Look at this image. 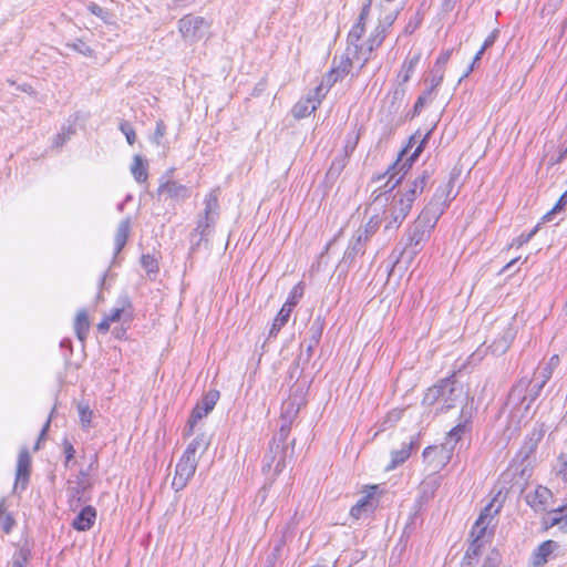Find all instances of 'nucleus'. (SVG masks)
I'll return each mask as SVG.
<instances>
[{
	"mask_svg": "<svg viewBox=\"0 0 567 567\" xmlns=\"http://www.w3.org/2000/svg\"><path fill=\"white\" fill-rule=\"evenodd\" d=\"M371 8V0H367L361 9L357 23L352 27L348 34V53L353 54L357 61L360 62L359 70H362L367 62L370 60L371 53L374 49L379 48L384 41V25L375 27L370 37L362 41V35L365 32V21L369 17Z\"/></svg>",
	"mask_w": 567,
	"mask_h": 567,
	"instance_id": "f257e3e1",
	"label": "nucleus"
},
{
	"mask_svg": "<svg viewBox=\"0 0 567 567\" xmlns=\"http://www.w3.org/2000/svg\"><path fill=\"white\" fill-rule=\"evenodd\" d=\"M465 400L466 392L464 386L455 380L445 379L426 391L423 403L429 406H435L436 412H446L463 404Z\"/></svg>",
	"mask_w": 567,
	"mask_h": 567,
	"instance_id": "f03ea898",
	"label": "nucleus"
},
{
	"mask_svg": "<svg viewBox=\"0 0 567 567\" xmlns=\"http://www.w3.org/2000/svg\"><path fill=\"white\" fill-rule=\"evenodd\" d=\"M289 424H282L279 433L269 444V450L264 456V472L274 471V475H278L286 467V460L292 454V449L287 444L289 435Z\"/></svg>",
	"mask_w": 567,
	"mask_h": 567,
	"instance_id": "7ed1b4c3",
	"label": "nucleus"
},
{
	"mask_svg": "<svg viewBox=\"0 0 567 567\" xmlns=\"http://www.w3.org/2000/svg\"><path fill=\"white\" fill-rule=\"evenodd\" d=\"M466 432V424H457L449 433L445 441L440 446H427L423 451V457L430 463L436 461L435 467L445 466L451 457L452 453Z\"/></svg>",
	"mask_w": 567,
	"mask_h": 567,
	"instance_id": "20e7f679",
	"label": "nucleus"
},
{
	"mask_svg": "<svg viewBox=\"0 0 567 567\" xmlns=\"http://www.w3.org/2000/svg\"><path fill=\"white\" fill-rule=\"evenodd\" d=\"M219 217V205L217 194L213 190L205 198L204 214L198 216L196 227L192 234L193 238L198 237L196 245L208 240L215 224Z\"/></svg>",
	"mask_w": 567,
	"mask_h": 567,
	"instance_id": "39448f33",
	"label": "nucleus"
},
{
	"mask_svg": "<svg viewBox=\"0 0 567 567\" xmlns=\"http://www.w3.org/2000/svg\"><path fill=\"white\" fill-rule=\"evenodd\" d=\"M414 200L415 198L409 196L406 190L398 192L393 196L390 206L384 212L386 220L385 228H398L410 213Z\"/></svg>",
	"mask_w": 567,
	"mask_h": 567,
	"instance_id": "423d86ee",
	"label": "nucleus"
},
{
	"mask_svg": "<svg viewBox=\"0 0 567 567\" xmlns=\"http://www.w3.org/2000/svg\"><path fill=\"white\" fill-rule=\"evenodd\" d=\"M499 505L494 508V501L491 502L480 514L475 524L471 530L472 544L483 547L489 542L493 532L489 530V526L494 519V516L499 512Z\"/></svg>",
	"mask_w": 567,
	"mask_h": 567,
	"instance_id": "0eeeda50",
	"label": "nucleus"
},
{
	"mask_svg": "<svg viewBox=\"0 0 567 567\" xmlns=\"http://www.w3.org/2000/svg\"><path fill=\"white\" fill-rule=\"evenodd\" d=\"M424 142H425V138H423L421 141V143L417 145L415 151L406 158H405V156L408 155V148L403 150L400 153L398 161L388 171V174H390V177H389L388 182L385 183V187H388L391 184L389 189L392 190L393 188H395V186L401 182L406 169L411 166V164L422 153Z\"/></svg>",
	"mask_w": 567,
	"mask_h": 567,
	"instance_id": "6e6552de",
	"label": "nucleus"
},
{
	"mask_svg": "<svg viewBox=\"0 0 567 567\" xmlns=\"http://www.w3.org/2000/svg\"><path fill=\"white\" fill-rule=\"evenodd\" d=\"M208 22L202 17L185 16L178 21V29L183 38L188 41H197L205 37Z\"/></svg>",
	"mask_w": 567,
	"mask_h": 567,
	"instance_id": "1a4fd4ad",
	"label": "nucleus"
},
{
	"mask_svg": "<svg viewBox=\"0 0 567 567\" xmlns=\"http://www.w3.org/2000/svg\"><path fill=\"white\" fill-rule=\"evenodd\" d=\"M198 458L190 457L189 455L183 454L179 462L176 465L175 476L172 482V486L175 491L183 489L189 480L194 476L197 468Z\"/></svg>",
	"mask_w": 567,
	"mask_h": 567,
	"instance_id": "9d476101",
	"label": "nucleus"
},
{
	"mask_svg": "<svg viewBox=\"0 0 567 567\" xmlns=\"http://www.w3.org/2000/svg\"><path fill=\"white\" fill-rule=\"evenodd\" d=\"M530 379L524 377L519 379L511 389L507 400L505 403V409L508 410L511 419L514 421L516 413L518 412V408L524 403L525 398L528 394V385Z\"/></svg>",
	"mask_w": 567,
	"mask_h": 567,
	"instance_id": "9b49d317",
	"label": "nucleus"
},
{
	"mask_svg": "<svg viewBox=\"0 0 567 567\" xmlns=\"http://www.w3.org/2000/svg\"><path fill=\"white\" fill-rule=\"evenodd\" d=\"M218 400L219 392L217 390H210L205 394L203 400L197 403L192 412L188 421L189 429L187 430V435L192 434L194 425L214 409Z\"/></svg>",
	"mask_w": 567,
	"mask_h": 567,
	"instance_id": "f8f14e48",
	"label": "nucleus"
},
{
	"mask_svg": "<svg viewBox=\"0 0 567 567\" xmlns=\"http://www.w3.org/2000/svg\"><path fill=\"white\" fill-rule=\"evenodd\" d=\"M353 60H357L353 54L347 52V56H341L339 63L334 65L331 71L323 78L320 85L326 92L334 85L338 81L342 80L353 65Z\"/></svg>",
	"mask_w": 567,
	"mask_h": 567,
	"instance_id": "ddd939ff",
	"label": "nucleus"
},
{
	"mask_svg": "<svg viewBox=\"0 0 567 567\" xmlns=\"http://www.w3.org/2000/svg\"><path fill=\"white\" fill-rule=\"evenodd\" d=\"M326 93L327 92L322 90V85H319L316 89L315 96L297 102L291 110L293 117L303 118L315 112L320 105L321 99L324 97Z\"/></svg>",
	"mask_w": 567,
	"mask_h": 567,
	"instance_id": "4468645a",
	"label": "nucleus"
},
{
	"mask_svg": "<svg viewBox=\"0 0 567 567\" xmlns=\"http://www.w3.org/2000/svg\"><path fill=\"white\" fill-rule=\"evenodd\" d=\"M526 503L535 512H546L553 499V493L545 486H537L525 495Z\"/></svg>",
	"mask_w": 567,
	"mask_h": 567,
	"instance_id": "2eb2a0df",
	"label": "nucleus"
},
{
	"mask_svg": "<svg viewBox=\"0 0 567 567\" xmlns=\"http://www.w3.org/2000/svg\"><path fill=\"white\" fill-rule=\"evenodd\" d=\"M158 196H166V198L182 202L189 197L190 193L188 187L176 182V181H166L162 183L157 189Z\"/></svg>",
	"mask_w": 567,
	"mask_h": 567,
	"instance_id": "dca6fc26",
	"label": "nucleus"
},
{
	"mask_svg": "<svg viewBox=\"0 0 567 567\" xmlns=\"http://www.w3.org/2000/svg\"><path fill=\"white\" fill-rule=\"evenodd\" d=\"M31 458L27 449L20 451L17 463L14 489H24L29 482Z\"/></svg>",
	"mask_w": 567,
	"mask_h": 567,
	"instance_id": "f3484780",
	"label": "nucleus"
},
{
	"mask_svg": "<svg viewBox=\"0 0 567 567\" xmlns=\"http://www.w3.org/2000/svg\"><path fill=\"white\" fill-rule=\"evenodd\" d=\"M542 384L536 385L530 380L528 385V394H526L527 396L525 398L524 403L518 408V412L516 413L514 421L519 424L522 421L527 420L533 415L532 405L539 396Z\"/></svg>",
	"mask_w": 567,
	"mask_h": 567,
	"instance_id": "a211bd4d",
	"label": "nucleus"
},
{
	"mask_svg": "<svg viewBox=\"0 0 567 567\" xmlns=\"http://www.w3.org/2000/svg\"><path fill=\"white\" fill-rule=\"evenodd\" d=\"M443 213L442 207L429 203L416 219L419 220V225L431 230Z\"/></svg>",
	"mask_w": 567,
	"mask_h": 567,
	"instance_id": "6ab92c4d",
	"label": "nucleus"
},
{
	"mask_svg": "<svg viewBox=\"0 0 567 567\" xmlns=\"http://www.w3.org/2000/svg\"><path fill=\"white\" fill-rule=\"evenodd\" d=\"M545 528L559 526V529L567 533V504L559 506L548 513L544 519Z\"/></svg>",
	"mask_w": 567,
	"mask_h": 567,
	"instance_id": "aec40b11",
	"label": "nucleus"
},
{
	"mask_svg": "<svg viewBox=\"0 0 567 567\" xmlns=\"http://www.w3.org/2000/svg\"><path fill=\"white\" fill-rule=\"evenodd\" d=\"M96 518V511L92 506H85L73 519L72 526L80 532L89 530Z\"/></svg>",
	"mask_w": 567,
	"mask_h": 567,
	"instance_id": "412c9836",
	"label": "nucleus"
},
{
	"mask_svg": "<svg viewBox=\"0 0 567 567\" xmlns=\"http://www.w3.org/2000/svg\"><path fill=\"white\" fill-rule=\"evenodd\" d=\"M367 243H368L367 240L361 238L359 235L354 234V236L352 237V239L349 243L348 248L346 249V251L343 254L341 265L352 264L353 260L357 258V256L363 255L364 250H365Z\"/></svg>",
	"mask_w": 567,
	"mask_h": 567,
	"instance_id": "4be33fe9",
	"label": "nucleus"
},
{
	"mask_svg": "<svg viewBox=\"0 0 567 567\" xmlns=\"http://www.w3.org/2000/svg\"><path fill=\"white\" fill-rule=\"evenodd\" d=\"M377 489V486H371L370 492L361 497L355 505L352 506L350 514L352 517L359 519L362 517L363 514L371 512L374 507L373 504V495L374 491Z\"/></svg>",
	"mask_w": 567,
	"mask_h": 567,
	"instance_id": "5701e85b",
	"label": "nucleus"
},
{
	"mask_svg": "<svg viewBox=\"0 0 567 567\" xmlns=\"http://www.w3.org/2000/svg\"><path fill=\"white\" fill-rule=\"evenodd\" d=\"M559 364V357L553 355L549 361L546 363L545 367H543L540 370L535 372L534 379H530L534 384L539 385L542 384V389L545 386L547 381L551 378L553 371L558 367Z\"/></svg>",
	"mask_w": 567,
	"mask_h": 567,
	"instance_id": "b1692460",
	"label": "nucleus"
},
{
	"mask_svg": "<svg viewBox=\"0 0 567 567\" xmlns=\"http://www.w3.org/2000/svg\"><path fill=\"white\" fill-rule=\"evenodd\" d=\"M432 169L425 168L406 187L409 196L416 198L424 190L432 176Z\"/></svg>",
	"mask_w": 567,
	"mask_h": 567,
	"instance_id": "393cba45",
	"label": "nucleus"
},
{
	"mask_svg": "<svg viewBox=\"0 0 567 567\" xmlns=\"http://www.w3.org/2000/svg\"><path fill=\"white\" fill-rule=\"evenodd\" d=\"M556 544L553 540H546L542 543L532 556V566H543L547 561L548 556L553 553Z\"/></svg>",
	"mask_w": 567,
	"mask_h": 567,
	"instance_id": "a878e982",
	"label": "nucleus"
},
{
	"mask_svg": "<svg viewBox=\"0 0 567 567\" xmlns=\"http://www.w3.org/2000/svg\"><path fill=\"white\" fill-rule=\"evenodd\" d=\"M130 229H131L130 218H125V219L121 220V223L117 226L115 237H114L115 255H117L125 246L127 238H128Z\"/></svg>",
	"mask_w": 567,
	"mask_h": 567,
	"instance_id": "bb28decb",
	"label": "nucleus"
},
{
	"mask_svg": "<svg viewBox=\"0 0 567 567\" xmlns=\"http://www.w3.org/2000/svg\"><path fill=\"white\" fill-rule=\"evenodd\" d=\"M430 233V229L422 227L419 225V220L416 219L414 224L410 227L408 231V247H416L425 236Z\"/></svg>",
	"mask_w": 567,
	"mask_h": 567,
	"instance_id": "cd10ccee",
	"label": "nucleus"
},
{
	"mask_svg": "<svg viewBox=\"0 0 567 567\" xmlns=\"http://www.w3.org/2000/svg\"><path fill=\"white\" fill-rule=\"evenodd\" d=\"M131 173L134 176L136 182H138V183L146 182L147 164L141 155H135L133 157V163L131 165Z\"/></svg>",
	"mask_w": 567,
	"mask_h": 567,
	"instance_id": "c85d7f7f",
	"label": "nucleus"
},
{
	"mask_svg": "<svg viewBox=\"0 0 567 567\" xmlns=\"http://www.w3.org/2000/svg\"><path fill=\"white\" fill-rule=\"evenodd\" d=\"M412 446L413 442H410L408 444H403L400 450L393 451L391 453V464L386 466V470H393L404 463L410 457Z\"/></svg>",
	"mask_w": 567,
	"mask_h": 567,
	"instance_id": "c756f323",
	"label": "nucleus"
},
{
	"mask_svg": "<svg viewBox=\"0 0 567 567\" xmlns=\"http://www.w3.org/2000/svg\"><path fill=\"white\" fill-rule=\"evenodd\" d=\"M514 339V333L511 328H507L503 336L495 340L493 344L491 346L492 352L494 354H503L506 352V350L509 348L512 341Z\"/></svg>",
	"mask_w": 567,
	"mask_h": 567,
	"instance_id": "7c9ffc66",
	"label": "nucleus"
},
{
	"mask_svg": "<svg viewBox=\"0 0 567 567\" xmlns=\"http://www.w3.org/2000/svg\"><path fill=\"white\" fill-rule=\"evenodd\" d=\"M90 328L89 317L87 312L82 309L78 312L75 322H74V329L78 338L81 341H84Z\"/></svg>",
	"mask_w": 567,
	"mask_h": 567,
	"instance_id": "2f4dec72",
	"label": "nucleus"
},
{
	"mask_svg": "<svg viewBox=\"0 0 567 567\" xmlns=\"http://www.w3.org/2000/svg\"><path fill=\"white\" fill-rule=\"evenodd\" d=\"M380 223H381V219L378 215L372 216L364 226L360 227L355 231V234L368 241L379 229Z\"/></svg>",
	"mask_w": 567,
	"mask_h": 567,
	"instance_id": "473e14b6",
	"label": "nucleus"
},
{
	"mask_svg": "<svg viewBox=\"0 0 567 567\" xmlns=\"http://www.w3.org/2000/svg\"><path fill=\"white\" fill-rule=\"evenodd\" d=\"M209 445V442L207 441L206 436L204 434H200L196 436L186 447L184 454L189 455L190 457H197L198 450H202V452H205Z\"/></svg>",
	"mask_w": 567,
	"mask_h": 567,
	"instance_id": "72a5a7b5",
	"label": "nucleus"
},
{
	"mask_svg": "<svg viewBox=\"0 0 567 567\" xmlns=\"http://www.w3.org/2000/svg\"><path fill=\"white\" fill-rule=\"evenodd\" d=\"M292 311H290L288 308L281 307L279 313L274 320V323L270 328L269 336L274 337L277 336L280 329L288 322L290 315Z\"/></svg>",
	"mask_w": 567,
	"mask_h": 567,
	"instance_id": "f704fd0d",
	"label": "nucleus"
},
{
	"mask_svg": "<svg viewBox=\"0 0 567 567\" xmlns=\"http://www.w3.org/2000/svg\"><path fill=\"white\" fill-rule=\"evenodd\" d=\"M305 286L303 282H298L290 291L286 302L282 307L288 308L290 311L298 305L303 296Z\"/></svg>",
	"mask_w": 567,
	"mask_h": 567,
	"instance_id": "c9c22d12",
	"label": "nucleus"
},
{
	"mask_svg": "<svg viewBox=\"0 0 567 567\" xmlns=\"http://www.w3.org/2000/svg\"><path fill=\"white\" fill-rule=\"evenodd\" d=\"M483 547L470 544L462 560V567H474Z\"/></svg>",
	"mask_w": 567,
	"mask_h": 567,
	"instance_id": "e433bc0d",
	"label": "nucleus"
},
{
	"mask_svg": "<svg viewBox=\"0 0 567 567\" xmlns=\"http://www.w3.org/2000/svg\"><path fill=\"white\" fill-rule=\"evenodd\" d=\"M419 60L420 58L415 55L403 63L401 71L399 73V78L402 83H406L411 79L419 63Z\"/></svg>",
	"mask_w": 567,
	"mask_h": 567,
	"instance_id": "4c0bfd02",
	"label": "nucleus"
},
{
	"mask_svg": "<svg viewBox=\"0 0 567 567\" xmlns=\"http://www.w3.org/2000/svg\"><path fill=\"white\" fill-rule=\"evenodd\" d=\"M347 162H348V157H346L343 155L336 157L332 161L330 168L328 169V173H327L328 178H331V179L337 178L341 174L343 168L346 167Z\"/></svg>",
	"mask_w": 567,
	"mask_h": 567,
	"instance_id": "58836bf2",
	"label": "nucleus"
},
{
	"mask_svg": "<svg viewBox=\"0 0 567 567\" xmlns=\"http://www.w3.org/2000/svg\"><path fill=\"white\" fill-rule=\"evenodd\" d=\"M300 405H301L300 402L296 403L291 399L284 402L282 412H281L282 419L288 421V423H290L292 417L298 413Z\"/></svg>",
	"mask_w": 567,
	"mask_h": 567,
	"instance_id": "ea45409f",
	"label": "nucleus"
},
{
	"mask_svg": "<svg viewBox=\"0 0 567 567\" xmlns=\"http://www.w3.org/2000/svg\"><path fill=\"white\" fill-rule=\"evenodd\" d=\"M360 135L358 132L352 131L346 137V143L343 147V156L350 157L353 151L355 150Z\"/></svg>",
	"mask_w": 567,
	"mask_h": 567,
	"instance_id": "a19ab883",
	"label": "nucleus"
},
{
	"mask_svg": "<svg viewBox=\"0 0 567 567\" xmlns=\"http://www.w3.org/2000/svg\"><path fill=\"white\" fill-rule=\"evenodd\" d=\"M453 199V197H449L447 194L445 193V190L440 186L433 198L431 199L430 204L432 205H437L440 207H442V209L444 210L445 207L447 206V204Z\"/></svg>",
	"mask_w": 567,
	"mask_h": 567,
	"instance_id": "79ce46f5",
	"label": "nucleus"
},
{
	"mask_svg": "<svg viewBox=\"0 0 567 567\" xmlns=\"http://www.w3.org/2000/svg\"><path fill=\"white\" fill-rule=\"evenodd\" d=\"M106 318L111 322H116V321H120L122 319L124 321H128L132 318V313L125 309L124 305H122V307L113 309L111 311V313L109 316H106Z\"/></svg>",
	"mask_w": 567,
	"mask_h": 567,
	"instance_id": "37998d69",
	"label": "nucleus"
},
{
	"mask_svg": "<svg viewBox=\"0 0 567 567\" xmlns=\"http://www.w3.org/2000/svg\"><path fill=\"white\" fill-rule=\"evenodd\" d=\"M323 324L319 318H317L309 328L310 341L313 344H318L322 334Z\"/></svg>",
	"mask_w": 567,
	"mask_h": 567,
	"instance_id": "c03bdc74",
	"label": "nucleus"
},
{
	"mask_svg": "<svg viewBox=\"0 0 567 567\" xmlns=\"http://www.w3.org/2000/svg\"><path fill=\"white\" fill-rule=\"evenodd\" d=\"M141 264L148 275L156 274L158 271L157 260L151 255H143L141 258Z\"/></svg>",
	"mask_w": 567,
	"mask_h": 567,
	"instance_id": "a18cd8bd",
	"label": "nucleus"
},
{
	"mask_svg": "<svg viewBox=\"0 0 567 567\" xmlns=\"http://www.w3.org/2000/svg\"><path fill=\"white\" fill-rule=\"evenodd\" d=\"M120 130L125 135L127 143L133 145L136 141V134L131 123L127 121L121 122Z\"/></svg>",
	"mask_w": 567,
	"mask_h": 567,
	"instance_id": "49530a36",
	"label": "nucleus"
},
{
	"mask_svg": "<svg viewBox=\"0 0 567 567\" xmlns=\"http://www.w3.org/2000/svg\"><path fill=\"white\" fill-rule=\"evenodd\" d=\"M29 560V553L21 548L12 557L11 567H25Z\"/></svg>",
	"mask_w": 567,
	"mask_h": 567,
	"instance_id": "de8ad7c7",
	"label": "nucleus"
},
{
	"mask_svg": "<svg viewBox=\"0 0 567 567\" xmlns=\"http://www.w3.org/2000/svg\"><path fill=\"white\" fill-rule=\"evenodd\" d=\"M538 226L534 227L528 234H522L517 238L513 240L511 244V247H522L523 245L527 244L537 233Z\"/></svg>",
	"mask_w": 567,
	"mask_h": 567,
	"instance_id": "09e8293b",
	"label": "nucleus"
},
{
	"mask_svg": "<svg viewBox=\"0 0 567 567\" xmlns=\"http://www.w3.org/2000/svg\"><path fill=\"white\" fill-rule=\"evenodd\" d=\"M443 76H444V70H442V68L437 69L434 66V69L432 71V78H431V87L426 94H430L436 86H439L441 84V82L443 81Z\"/></svg>",
	"mask_w": 567,
	"mask_h": 567,
	"instance_id": "8fccbe9b",
	"label": "nucleus"
},
{
	"mask_svg": "<svg viewBox=\"0 0 567 567\" xmlns=\"http://www.w3.org/2000/svg\"><path fill=\"white\" fill-rule=\"evenodd\" d=\"M68 45L84 56H91L93 53V50L82 40H78L76 42Z\"/></svg>",
	"mask_w": 567,
	"mask_h": 567,
	"instance_id": "3c124183",
	"label": "nucleus"
},
{
	"mask_svg": "<svg viewBox=\"0 0 567 567\" xmlns=\"http://www.w3.org/2000/svg\"><path fill=\"white\" fill-rule=\"evenodd\" d=\"M165 133H166V126H165L164 122L163 121H158L156 123V128H155V133H154V136H153V142L158 145L161 143V140L165 135Z\"/></svg>",
	"mask_w": 567,
	"mask_h": 567,
	"instance_id": "603ef678",
	"label": "nucleus"
},
{
	"mask_svg": "<svg viewBox=\"0 0 567 567\" xmlns=\"http://www.w3.org/2000/svg\"><path fill=\"white\" fill-rule=\"evenodd\" d=\"M79 413H80L82 423H90L92 412L90 411L89 406L79 405Z\"/></svg>",
	"mask_w": 567,
	"mask_h": 567,
	"instance_id": "864d4df0",
	"label": "nucleus"
},
{
	"mask_svg": "<svg viewBox=\"0 0 567 567\" xmlns=\"http://www.w3.org/2000/svg\"><path fill=\"white\" fill-rule=\"evenodd\" d=\"M567 203V190L560 196L558 203L555 205V207L546 215V218L549 219L553 214H555L557 210L561 209V206Z\"/></svg>",
	"mask_w": 567,
	"mask_h": 567,
	"instance_id": "5fc2aeb1",
	"label": "nucleus"
},
{
	"mask_svg": "<svg viewBox=\"0 0 567 567\" xmlns=\"http://www.w3.org/2000/svg\"><path fill=\"white\" fill-rule=\"evenodd\" d=\"M394 19H395L394 16L390 13L384 18V20L380 21L379 24L377 25V27L384 25V38L386 37V31L392 25Z\"/></svg>",
	"mask_w": 567,
	"mask_h": 567,
	"instance_id": "6e6d98bb",
	"label": "nucleus"
},
{
	"mask_svg": "<svg viewBox=\"0 0 567 567\" xmlns=\"http://www.w3.org/2000/svg\"><path fill=\"white\" fill-rule=\"evenodd\" d=\"M450 55H451V53L449 51L442 53L436 60L435 68H437V69L442 68V70H444V66L450 59Z\"/></svg>",
	"mask_w": 567,
	"mask_h": 567,
	"instance_id": "4d7b16f0",
	"label": "nucleus"
},
{
	"mask_svg": "<svg viewBox=\"0 0 567 567\" xmlns=\"http://www.w3.org/2000/svg\"><path fill=\"white\" fill-rule=\"evenodd\" d=\"M454 184H455V178L454 177H451L446 184H444L443 186H441L445 193L447 194L449 197H455V194H452L453 193V188H454Z\"/></svg>",
	"mask_w": 567,
	"mask_h": 567,
	"instance_id": "13d9d810",
	"label": "nucleus"
},
{
	"mask_svg": "<svg viewBox=\"0 0 567 567\" xmlns=\"http://www.w3.org/2000/svg\"><path fill=\"white\" fill-rule=\"evenodd\" d=\"M497 38V30H494L484 41L482 48L483 50H487L489 47L494 44Z\"/></svg>",
	"mask_w": 567,
	"mask_h": 567,
	"instance_id": "bf43d9fd",
	"label": "nucleus"
},
{
	"mask_svg": "<svg viewBox=\"0 0 567 567\" xmlns=\"http://www.w3.org/2000/svg\"><path fill=\"white\" fill-rule=\"evenodd\" d=\"M485 50H483V48L480 49V51L475 54L474 59H473V63L468 66V70L466 71V73L464 74V76H467L472 71H473V68H474V64L481 60L482 55L484 54Z\"/></svg>",
	"mask_w": 567,
	"mask_h": 567,
	"instance_id": "052dcab7",
	"label": "nucleus"
},
{
	"mask_svg": "<svg viewBox=\"0 0 567 567\" xmlns=\"http://www.w3.org/2000/svg\"><path fill=\"white\" fill-rule=\"evenodd\" d=\"M426 102V94H423L421 95L417 101L415 102V105H414V112L415 113H419L420 110L423 107V105L425 104Z\"/></svg>",
	"mask_w": 567,
	"mask_h": 567,
	"instance_id": "680f3d73",
	"label": "nucleus"
},
{
	"mask_svg": "<svg viewBox=\"0 0 567 567\" xmlns=\"http://www.w3.org/2000/svg\"><path fill=\"white\" fill-rule=\"evenodd\" d=\"M110 324L111 321L105 317V319L97 324V329L100 332H107L110 329Z\"/></svg>",
	"mask_w": 567,
	"mask_h": 567,
	"instance_id": "e2e57ef3",
	"label": "nucleus"
},
{
	"mask_svg": "<svg viewBox=\"0 0 567 567\" xmlns=\"http://www.w3.org/2000/svg\"><path fill=\"white\" fill-rule=\"evenodd\" d=\"M72 133H73V131L69 130L68 134H65V133L59 134L56 136V142H55L56 145L62 146L63 143L69 138L70 134H72Z\"/></svg>",
	"mask_w": 567,
	"mask_h": 567,
	"instance_id": "0e129e2a",
	"label": "nucleus"
},
{
	"mask_svg": "<svg viewBox=\"0 0 567 567\" xmlns=\"http://www.w3.org/2000/svg\"><path fill=\"white\" fill-rule=\"evenodd\" d=\"M64 453H65L66 461H70L71 458H73L75 451L70 443L65 444Z\"/></svg>",
	"mask_w": 567,
	"mask_h": 567,
	"instance_id": "69168bd1",
	"label": "nucleus"
},
{
	"mask_svg": "<svg viewBox=\"0 0 567 567\" xmlns=\"http://www.w3.org/2000/svg\"><path fill=\"white\" fill-rule=\"evenodd\" d=\"M49 426H50V419L45 422V424H44V426H43V429H42V431H41V433H40V436H39L38 443L35 444V450H38V449L40 447V442H41V440L44 437V435H45V433H47V431H48Z\"/></svg>",
	"mask_w": 567,
	"mask_h": 567,
	"instance_id": "338daca9",
	"label": "nucleus"
},
{
	"mask_svg": "<svg viewBox=\"0 0 567 567\" xmlns=\"http://www.w3.org/2000/svg\"><path fill=\"white\" fill-rule=\"evenodd\" d=\"M12 525H13V519L10 516H6V518L3 520V526H2L3 530L6 533H10Z\"/></svg>",
	"mask_w": 567,
	"mask_h": 567,
	"instance_id": "774afa93",
	"label": "nucleus"
}]
</instances>
